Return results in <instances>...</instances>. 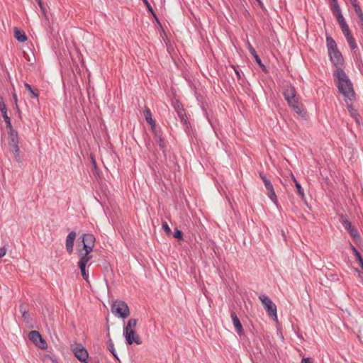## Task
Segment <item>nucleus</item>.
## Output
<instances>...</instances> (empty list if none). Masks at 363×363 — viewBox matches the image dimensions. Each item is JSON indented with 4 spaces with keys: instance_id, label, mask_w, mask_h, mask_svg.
Wrapping results in <instances>:
<instances>
[{
    "instance_id": "nucleus-32",
    "label": "nucleus",
    "mask_w": 363,
    "mask_h": 363,
    "mask_svg": "<svg viewBox=\"0 0 363 363\" xmlns=\"http://www.w3.org/2000/svg\"><path fill=\"white\" fill-rule=\"evenodd\" d=\"M354 11L357 13L358 18H359L361 26H363V12L362 11L361 7L354 9Z\"/></svg>"
},
{
    "instance_id": "nucleus-14",
    "label": "nucleus",
    "mask_w": 363,
    "mask_h": 363,
    "mask_svg": "<svg viewBox=\"0 0 363 363\" xmlns=\"http://www.w3.org/2000/svg\"><path fill=\"white\" fill-rule=\"evenodd\" d=\"M247 48H248L250 52L252 54V55L255 58L256 62L259 65V67L262 69V70H264L265 69L264 65L262 64L260 57L256 52V50H255V48L252 46V45L250 43H247Z\"/></svg>"
},
{
    "instance_id": "nucleus-51",
    "label": "nucleus",
    "mask_w": 363,
    "mask_h": 363,
    "mask_svg": "<svg viewBox=\"0 0 363 363\" xmlns=\"http://www.w3.org/2000/svg\"><path fill=\"white\" fill-rule=\"evenodd\" d=\"M258 2H260V0H257Z\"/></svg>"
},
{
    "instance_id": "nucleus-40",
    "label": "nucleus",
    "mask_w": 363,
    "mask_h": 363,
    "mask_svg": "<svg viewBox=\"0 0 363 363\" xmlns=\"http://www.w3.org/2000/svg\"><path fill=\"white\" fill-rule=\"evenodd\" d=\"M350 1L351 4L352 5V6L354 7V9H358L360 7L357 0H350Z\"/></svg>"
},
{
    "instance_id": "nucleus-15",
    "label": "nucleus",
    "mask_w": 363,
    "mask_h": 363,
    "mask_svg": "<svg viewBox=\"0 0 363 363\" xmlns=\"http://www.w3.org/2000/svg\"><path fill=\"white\" fill-rule=\"evenodd\" d=\"M14 37L21 43L26 41L28 39L25 32L16 27L14 28Z\"/></svg>"
},
{
    "instance_id": "nucleus-7",
    "label": "nucleus",
    "mask_w": 363,
    "mask_h": 363,
    "mask_svg": "<svg viewBox=\"0 0 363 363\" xmlns=\"http://www.w3.org/2000/svg\"><path fill=\"white\" fill-rule=\"evenodd\" d=\"M29 340L40 349H46L47 343L43 339L40 333L37 330H32L28 333Z\"/></svg>"
},
{
    "instance_id": "nucleus-26",
    "label": "nucleus",
    "mask_w": 363,
    "mask_h": 363,
    "mask_svg": "<svg viewBox=\"0 0 363 363\" xmlns=\"http://www.w3.org/2000/svg\"><path fill=\"white\" fill-rule=\"evenodd\" d=\"M138 320L135 318H130L128 320L126 325L124 327V330L135 329L137 325Z\"/></svg>"
},
{
    "instance_id": "nucleus-28",
    "label": "nucleus",
    "mask_w": 363,
    "mask_h": 363,
    "mask_svg": "<svg viewBox=\"0 0 363 363\" xmlns=\"http://www.w3.org/2000/svg\"><path fill=\"white\" fill-rule=\"evenodd\" d=\"M332 2H333V5H331V6H330V9L333 11V14L335 15V14L342 13L340 7L338 4V0H335V1H332Z\"/></svg>"
},
{
    "instance_id": "nucleus-11",
    "label": "nucleus",
    "mask_w": 363,
    "mask_h": 363,
    "mask_svg": "<svg viewBox=\"0 0 363 363\" xmlns=\"http://www.w3.org/2000/svg\"><path fill=\"white\" fill-rule=\"evenodd\" d=\"M345 101L347 104V108L348 109V111L350 113V116L357 122L359 123V113L353 107V106L348 102V101H353L355 98V94H354L353 97L352 99L347 98L345 96Z\"/></svg>"
},
{
    "instance_id": "nucleus-21",
    "label": "nucleus",
    "mask_w": 363,
    "mask_h": 363,
    "mask_svg": "<svg viewBox=\"0 0 363 363\" xmlns=\"http://www.w3.org/2000/svg\"><path fill=\"white\" fill-rule=\"evenodd\" d=\"M293 181L295 183L296 188L297 189L298 194L301 196L303 200H305V194L303 188L301 187L299 182H297L294 175H292Z\"/></svg>"
},
{
    "instance_id": "nucleus-39",
    "label": "nucleus",
    "mask_w": 363,
    "mask_h": 363,
    "mask_svg": "<svg viewBox=\"0 0 363 363\" xmlns=\"http://www.w3.org/2000/svg\"><path fill=\"white\" fill-rule=\"evenodd\" d=\"M340 28L342 30V32L343 33H346V32H348L350 30L347 23H345V24H343L342 26H340Z\"/></svg>"
},
{
    "instance_id": "nucleus-23",
    "label": "nucleus",
    "mask_w": 363,
    "mask_h": 363,
    "mask_svg": "<svg viewBox=\"0 0 363 363\" xmlns=\"http://www.w3.org/2000/svg\"><path fill=\"white\" fill-rule=\"evenodd\" d=\"M9 136H10L9 144L18 143V137L17 131H16V130H14L13 129L10 130Z\"/></svg>"
},
{
    "instance_id": "nucleus-34",
    "label": "nucleus",
    "mask_w": 363,
    "mask_h": 363,
    "mask_svg": "<svg viewBox=\"0 0 363 363\" xmlns=\"http://www.w3.org/2000/svg\"><path fill=\"white\" fill-rule=\"evenodd\" d=\"M173 236H174V238L178 239L179 240H183V233L179 229H176L174 230Z\"/></svg>"
},
{
    "instance_id": "nucleus-45",
    "label": "nucleus",
    "mask_w": 363,
    "mask_h": 363,
    "mask_svg": "<svg viewBox=\"0 0 363 363\" xmlns=\"http://www.w3.org/2000/svg\"><path fill=\"white\" fill-rule=\"evenodd\" d=\"M151 14L153 16V17H154L155 21L157 23V24L161 26L160 22L159 21V18H157V16L156 13H155V11H153V13H151Z\"/></svg>"
},
{
    "instance_id": "nucleus-44",
    "label": "nucleus",
    "mask_w": 363,
    "mask_h": 363,
    "mask_svg": "<svg viewBox=\"0 0 363 363\" xmlns=\"http://www.w3.org/2000/svg\"><path fill=\"white\" fill-rule=\"evenodd\" d=\"M346 38V40L348 39L349 38H352L353 37L352 35V33H351V30L348 31V32H346L345 33H343Z\"/></svg>"
},
{
    "instance_id": "nucleus-49",
    "label": "nucleus",
    "mask_w": 363,
    "mask_h": 363,
    "mask_svg": "<svg viewBox=\"0 0 363 363\" xmlns=\"http://www.w3.org/2000/svg\"><path fill=\"white\" fill-rule=\"evenodd\" d=\"M81 362H83V363H89L86 360L81 361Z\"/></svg>"
},
{
    "instance_id": "nucleus-25",
    "label": "nucleus",
    "mask_w": 363,
    "mask_h": 363,
    "mask_svg": "<svg viewBox=\"0 0 363 363\" xmlns=\"http://www.w3.org/2000/svg\"><path fill=\"white\" fill-rule=\"evenodd\" d=\"M0 111L2 113L4 119H6V118L9 117L7 114V108L2 97L0 98Z\"/></svg>"
},
{
    "instance_id": "nucleus-17",
    "label": "nucleus",
    "mask_w": 363,
    "mask_h": 363,
    "mask_svg": "<svg viewBox=\"0 0 363 363\" xmlns=\"http://www.w3.org/2000/svg\"><path fill=\"white\" fill-rule=\"evenodd\" d=\"M11 148V152L13 154L14 159L18 162V163L21 162V159L20 156V149L18 147V143L16 144H9Z\"/></svg>"
},
{
    "instance_id": "nucleus-37",
    "label": "nucleus",
    "mask_w": 363,
    "mask_h": 363,
    "mask_svg": "<svg viewBox=\"0 0 363 363\" xmlns=\"http://www.w3.org/2000/svg\"><path fill=\"white\" fill-rule=\"evenodd\" d=\"M143 1V3L145 4V5L146 6L147 10L151 13H153V9L152 7L151 6L150 4L149 3L148 0H142Z\"/></svg>"
},
{
    "instance_id": "nucleus-27",
    "label": "nucleus",
    "mask_w": 363,
    "mask_h": 363,
    "mask_svg": "<svg viewBox=\"0 0 363 363\" xmlns=\"http://www.w3.org/2000/svg\"><path fill=\"white\" fill-rule=\"evenodd\" d=\"M352 250L354 252L357 261L359 262L360 267L363 269V259L360 255V252L356 249V247L353 245H351Z\"/></svg>"
},
{
    "instance_id": "nucleus-12",
    "label": "nucleus",
    "mask_w": 363,
    "mask_h": 363,
    "mask_svg": "<svg viewBox=\"0 0 363 363\" xmlns=\"http://www.w3.org/2000/svg\"><path fill=\"white\" fill-rule=\"evenodd\" d=\"M230 316L237 333L238 334L239 336L243 335L244 330L238 315L235 312L232 311L230 313Z\"/></svg>"
},
{
    "instance_id": "nucleus-18",
    "label": "nucleus",
    "mask_w": 363,
    "mask_h": 363,
    "mask_svg": "<svg viewBox=\"0 0 363 363\" xmlns=\"http://www.w3.org/2000/svg\"><path fill=\"white\" fill-rule=\"evenodd\" d=\"M107 337H108V340H107V347H108V350L110 351V352L113 355V357L119 360V358L118 357V354L116 352V350H115V347H114V345H113V342L110 337V334L109 333H108L107 334Z\"/></svg>"
},
{
    "instance_id": "nucleus-38",
    "label": "nucleus",
    "mask_w": 363,
    "mask_h": 363,
    "mask_svg": "<svg viewBox=\"0 0 363 363\" xmlns=\"http://www.w3.org/2000/svg\"><path fill=\"white\" fill-rule=\"evenodd\" d=\"M4 121L6 123V128L9 130H12V125H11V118L10 117H7L6 119H4Z\"/></svg>"
},
{
    "instance_id": "nucleus-50",
    "label": "nucleus",
    "mask_w": 363,
    "mask_h": 363,
    "mask_svg": "<svg viewBox=\"0 0 363 363\" xmlns=\"http://www.w3.org/2000/svg\"><path fill=\"white\" fill-rule=\"evenodd\" d=\"M53 363H58L55 359H52Z\"/></svg>"
},
{
    "instance_id": "nucleus-8",
    "label": "nucleus",
    "mask_w": 363,
    "mask_h": 363,
    "mask_svg": "<svg viewBox=\"0 0 363 363\" xmlns=\"http://www.w3.org/2000/svg\"><path fill=\"white\" fill-rule=\"evenodd\" d=\"M123 335L128 345H130L133 343H135L136 345H139L142 344V340L140 336L136 333L135 329H130L128 330H124Z\"/></svg>"
},
{
    "instance_id": "nucleus-35",
    "label": "nucleus",
    "mask_w": 363,
    "mask_h": 363,
    "mask_svg": "<svg viewBox=\"0 0 363 363\" xmlns=\"http://www.w3.org/2000/svg\"><path fill=\"white\" fill-rule=\"evenodd\" d=\"M162 229L167 235H170L172 233V230L166 221L162 223Z\"/></svg>"
},
{
    "instance_id": "nucleus-24",
    "label": "nucleus",
    "mask_w": 363,
    "mask_h": 363,
    "mask_svg": "<svg viewBox=\"0 0 363 363\" xmlns=\"http://www.w3.org/2000/svg\"><path fill=\"white\" fill-rule=\"evenodd\" d=\"M340 222L347 231L353 227L351 222L345 216H340Z\"/></svg>"
},
{
    "instance_id": "nucleus-1",
    "label": "nucleus",
    "mask_w": 363,
    "mask_h": 363,
    "mask_svg": "<svg viewBox=\"0 0 363 363\" xmlns=\"http://www.w3.org/2000/svg\"><path fill=\"white\" fill-rule=\"evenodd\" d=\"M328 55L331 62L336 67L333 76L337 79V86L339 92L347 98L352 99L354 94V91L352 83L341 67L344 63L341 52L338 49H336L329 52Z\"/></svg>"
},
{
    "instance_id": "nucleus-46",
    "label": "nucleus",
    "mask_w": 363,
    "mask_h": 363,
    "mask_svg": "<svg viewBox=\"0 0 363 363\" xmlns=\"http://www.w3.org/2000/svg\"><path fill=\"white\" fill-rule=\"evenodd\" d=\"M38 3V4L39 5L40 9L42 11H44V7H43V2H42V0H35Z\"/></svg>"
},
{
    "instance_id": "nucleus-19",
    "label": "nucleus",
    "mask_w": 363,
    "mask_h": 363,
    "mask_svg": "<svg viewBox=\"0 0 363 363\" xmlns=\"http://www.w3.org/2000/svg\"><path fill=\"white\" fill-rule=\"evenodd\" d=\"M24 86L26 89L29 91L30 96L33 99H38L39 97V92L37 89H33L28 83L25 82Z\"/></svg>"
},
{
    "instance_id": "nucleus-47",
    "label": "nucleus",
    "mask_w": 363,
    "mask_h": 363,
    "mask_svg": "<svg viewBox=\"0 0 363 363\" xmlns=\"http://www.w3.org/2000/svg\"><path fill=\"white\" fill-rule=\"evenodd\" d=\"M13 99H14V101H15V104H16V108H18V104H17V101H18V99H17V96H16V94L14 93V94H13Z\"/></svg>"
},
{
    "instance_id": "nucleus-43",
    "label": "nucleus",
    "mask_w": 363,
    "mask_h": 363,
    "mask_svg": "<svg viewBox=\"0 0 363 363\" xmlns=\"http://www.w3.org/2000/svg\"><path fill=\"white\" fill-rule=\"evenodd\" d=\"M6 252V250L5 247H0V259L3 257Z\"/></svg>"
},
{
    "instance_id": "nucleus-20",
    "label": "nucleus",
    "mask_w": 363,
    "mask_h": 363,
    "mask_svg": "<svg viewBox=\"0 0 363 363\" xmlns=\"http://www.w3.org/2000/svg\"><path fill=\"white\" fill-rule=\"evenodd\" d=\"M326 45L328 50V52L337 49L335 41L330 36L326 37Z\"/></svg>"
},
{
    "instance_id": "nucleus-6",
    "label": "nucleus",
    "mask_w": 363,
    "mask_h": 363,
    "mask_svg": "<svg viewBox=\"0 0 363 363\" xmlns=\"http://www.w3.org/2000/svg\"><path fill=\"white\" fill-rule=\"evenodd\" d=\"M260 179L263 181L264 186L267 191V196L270 199V200L274 203L275 204L277 203V197L275 194L273 185L269 179H268L266 176L262 173L259 172V174Z\"/></svg>"
},
{
    "instance_id": "nucleus-31",
    "label": "nucleus",
    "mask_w": 363,
    "mask_h": 363,
    "mask_svg": "<svg viewBox=\"0 0 363 363\" xmlns=\"http://www.w3.org/2000/svg\"><path fill=\"white\" fill-rule=\"evenodd\" d=\"M335 16H336L337 21L339 23L340 26L347 23L342 13L335 14Z\"/></svg>"
},
{
    "instance_id": "nucleus-36",
    "label": "nucleus",
    "mask_w": 363,
    "mask_h": 363,
    "mask_svg": "<svg viewBox=\"0 0 363 363\" xmlns=\"http://www.w3.org/2000/svg\"><path fill=\"white\" fill-rule=\"evenodd\" d=\"M90 159H91V164H92L93 169H94V171L96 172H97L98 168H97L96 162V160H95L94 157L92 155H91Z\"/></svg>"
},
{
    "instance_id": "nucleus-48",
    "label": "nucleus",
    "mask_w": 363,
    "mask_h": 363,
    "mask_svg": "<svg viewBox=\"0 0 363 363\" xmlns=\"http://www.w3.org/2000/svg\"><path fill=\"white\" fill-rule=\"evenodd\" d=\"M23 317L24 318H26V317H27V313H26V312H23Z\"/></svg>"
},
{
    "instance_id": "nucleus-52",
    "label": "nucleus",
    "mask_w": 363,
    "mask_h": 363,
    "mask_svg": "<svg viewBox=\"0 0 363 363\" xmlns=\"http://www.w3.org/2000/svg\"><path fill=\"white\" fill-rule=\"evenodd\" d=\"M332 1H335V0H331Z\"/></svg>"
},
{
    "instance_id": "nucleus-42",
    "label": "nucleus",
    "mask_w": 363,
    "mask_h": 363,
    "mask_svg": "<svg viewBox=\"0 0 363 363\" xmlns=\"http://www.w3.org/2000/svg\"><path fill=\"white\" fill-rule=\"evenodd\" d=\"M232 67L233 68L234 71H235V73L238 77V79H241V75H240V73L239 72V70L237 69V67L234 65H232Z\"/></svg>"
},
{
    "instance_id": "nucleus-41",
    "label": "nucleus",
    "mask_w": 363,
    "mask_h": 363,
    "mask_svg": "<svg viewBox=\"0 0 363 363\" xmlns=\"http://www.w3.org/2000/svg\"><path fill=\"white\" fill-rule=\"evenodd\" d=\"M301 363H313V361L311 357H306L301 359Z\"/></svg>"
},
{
    "instance_id": "nucleus-33",
    "label": "nucleus",
    "mask_w": 363,
    "mask_h": 363,
    "mask_svg": "<svg viewBox=\"0 0 363 363\" xmlns=\"http://www.w3.org/2000/svg\"><path fill=\"white\" fill-rule=\"evenodd\" d=\"M347 42L348 43L350 47L352 50H354L357 48V44H356L355 40L353 37L349 38L348 39H347Z\"/></svg>"
},
{
    "instance_id": "nucleus-16",
    "label": "nucleus",
    "mask_w": 363,
    "mask_h": 363,
    "mask_svg": "<svg viewBox=\"0 0 363 363\" xmlns=\"http://www.w3.org/2000/svg\"><path fill=\"white\" fill-rule=\"evenodd\" d=\"M174 108H175V110H176L177 115H178L179 118H180L181 121L186 123V120H187V117L186 116L184 109L183 108L182 105L180 104L177 103V106H175Z\"/></svg>"
},
{
    "instance_id": "nucleus-10",
    "label": "nucleus",
    "mask_w": 363,
    "mask_h": 363,
    "mask_svg": "<svg viewBox=\"0 0 363 363\" xmlns=\"http://www.w3.org/2000/svg\"><path fill=\"white\" fill-rule=\"evenodd\" d=\"M77 234L75 231L70 232L66 238V250L67 252L71 255L74 250V242L76 238Z\"/></svg>"
},
{
    "instance_id": "nucleus-30",
    "label": "nucleus",
    "mask_w": 363,
    "mask_h": 363,
    "mask_svg": "<svg viewBox=\"0 0 363 363\" xmlns=\"http://www.w3.org/2000/svg\"><path fill=\"white\" fill-rule=\"evenodd\" d=\"M348 233H350V235L355 240H359L360 239V235L357 230L356 228H354V226L350 230H348Z\"/></svg>"
},
{
    "instance_id": "nucleus-5",
    "label": "nucleus",
    "mask_w": 363,
    "mask_h": 363,
    "mask_svg": "<svg viewBox=\"0 0 363 363\" xmlns=\"http://www.w3.org/2000/svg\"><path fill=\"white\" fill-rule=\"evenodd\" d=\"M259 299L262 302L264 309L269 316H272L274 320H277V306L266 295L262 294L259 296Z\"/></svg>"
},
{
    "instance_id": "nucleus-22",
    "label": "nucleus",
    "mask_w": 363,
    "mask_h": 363,
    "mask_svg": "<svg viewBox=\"0 0 363 363\" xmlns=\"http://www.w3.org/2000/svg\"><path fill=\"white\" fill-rule=\"evenodd\" d=\"M154 134H155V140L156 142L157 143V144L159 145L160 147L162 149V150H164V147H165V143L164 141V140L162 139V136L160 134H159L156 130H155V131H153Z\"/></svg>"
},
{
    "instance_id": "nucleus-29",
    "label": "nucleus",
    "mask_w": 363,
    "mask_h": 363,
    "mask_svg": "<svg viewBox=\"0 0 363 363\" xmlns=\"http://www.w3.org/2000/svg\"><path fill=\"white\" fill-rule=\"evenodd\" d=\"M80 269L82 276L83 279L88 282L89 281V274L86 271V265H78Z\"/></svg>"
},
{
    "instance_id": "nucleus-4",
    "label": "nucleus",
    "mask_w": 363,
    "mask_h": 363,
    "mask_svg": "<svg viewBox=\"0 0 363 363\" xmlns=\"http://www.w3.org/2000/svg\"><path fill=\"white\" fill-rule=\"evenodd\" d=\"M111 312L117 317L122 319L128 318L130 315V309L128 304L121 300H116L111 305Z\"/></svg>"
},
{
    "instance_id": "nucleus-2",
    "label": "nucleus",
    "mask_w": 363,
    "mask_h": 363,
    "mask_svg": "<svg viewBox=\"0 0 363 363\" xmlns=\"http://www.w3.org/2000/svg\"><path fill=\"white\" fill-rule=\"evenodd\" d=\"M82 245L78 244L77 254L79 258L78 265H86L88 262L93 257L91 252L95 245L96 239L91 233H84L81 236Z\"/></svg>"
},
{
    "instance_id": "nucleus-9",
    "label": "nucleus",
    "mask_w": 363,
    "mask_h": 363,
    "mask_svg": "<svg viewBox=\"0 0 363 363\" xmlns=\"http://www.w3.org/2000/svg\"><path fill=\"white\" fill-rule=\"evenodd\" d=\"M72 352L74 354V357L79 361H84L87 360L89 357V353L86 349L83 346L81 343H77L72 348Z\"/></svg>"
},
{
    "instance_id": "nucleus-3",
    "label": "nucleus",
    "mask_w": 363,
    "mask_h": 363,
    "mask_svg": "<svg viewBox=\"0 0 363 363\" xmlns=\"http://www.w3.org/2000/svg\"><path fill=\"white\" fill-rule=\"evenodd\" d=\"M283 94L289 106L299 116H303L306 114L302 106L299 102V97L296 90L291 84H286L284 87Z\"/></svg>"
},
{
    "instance_id": "nucleus-13",
    "label": "nucleus",
    "mask_w": 363,
    "mask_h": 363,
    "mask_svg": "<svg viewBox=\"0 0 363 363\" xmlns=\"http://www.w3.org/2000/svg\"><path fill=\"white\" fill-rule=\"evenodd\" d=\"M144 116L147 123H149L151 126V129L152 131H155L156 128L155 121L152 119V113L149 108L145 107L143 111Z\"/></svg>"
}]
</instances>
